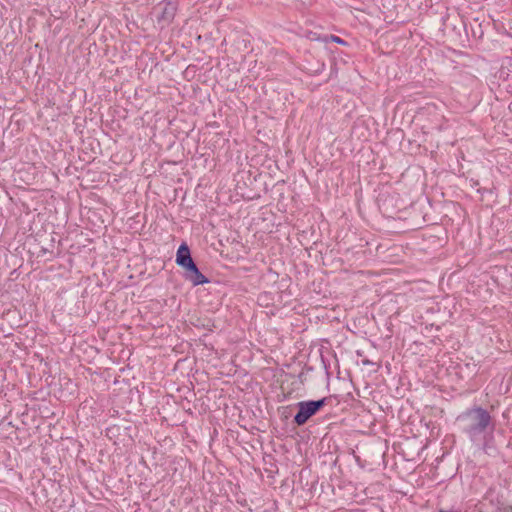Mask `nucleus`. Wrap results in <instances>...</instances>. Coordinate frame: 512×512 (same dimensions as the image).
<instances>
[{"mask_svg":"<svg viewBox=\"0 0 512 512\" xmlns=\"http://www.w3.org/2000/svg\"><path fill=\"white\" fill-rule=\"evenodd\" d=\"M456 420L461 424L462 432L465 433L473 443L479 441L481 436L485 439L486 434L488 432L492 434L495 429V424L490 413L480 406L466 409L458 415Z\"/></svg>","mask_w":512,"mask_h":512,"instance_id":"1","label":"nucleus"},{"mask_svg":"<svg viewBox=\"0 0 512 512\" xmlns=\"http://www.w3.org/2000/svg\"><path fill=\"white\" fill-rule=\"evenodd\" d=\"M175 263L178 267L183 269V278L193 286L210 283V279L199 270L186 242H182L179 245L176 252Z\"/></svg>","mask_w":512,"mask_h":512,"instance_id":"2","label":"nucleus"},{"mask_svg":"<svg viewBox=\"0 0 512 512\" xmlns=\"http://www.w3.org/2000/svg\"><path fill=\"white\" fill-rule=\"evenodd\" d=\"M327 403V397L318 400L300 401L295 404L297 412L293 417L296 426L305 425L313 416L322 410Z\"/></svg>","mask_w":512,"mask_h":512,"instance_id":"3","label":"nucleus"},{"mask_svg":"<svg viewBox=\"0 0 512 512\" xmlns=\"http://www.w3.org/2000/svg\"><path fill=\"white\" fill-rule=\"evenodd\" d=\"M178 5V0H163L157 5L155 10H159V13L156 16V20L161 29L169 26L173 22L178 10Z\"/></svg>","mask_w":512,"mask_h":512,"instance_id":"4","label":"nucleus"},{"mask_svg":"<svg viewBox=\"0 0 512 512\" xmlns=\"http://www.w3.org/2000/svg\"><path fill=\"white\" fill-rule=\"evenodd\" d=\"M128 429H129V427H124L122 429V427L120 425L114 424V425H111L106 428L105 436L108 437L110 440H112L114 442V444H116L117 441L123 440V439H121V436L123 435L122 431H126Z\"/></svg>","mask_w":512,"mask_h":512,"instance_id":"5","label":"nucleus"},{"mask_svg":"<svg viewBox=\"0 0 512 512\" xmlns=\"http://www.w3.org/2000/svg\"><path fill=\"white\" fill-rule=\"evenodd\" d=\"M310 39L311 40H316V41H321V42H324V43H328V42H335V43H338L340 45H346L347 42L340 38L339 36H336V35H323V36H317L316 37V33H311V36H310Z\"/></svg>","mask_w":512,"mask_h":512,"instance_id":"6","label":"nucleus"},{"mask_svg":"<svg viewBox=\"0 0 512 512\" xmlns=\"http://www.w3.org/2000/svg\"><path fill=\"white\" fill-rule=\"evenodd\" d=\"M306 70L310 75H319L325 69V63L323 61H309L307 60Z\"/></svg>","mask_w":512,"mask_h":512,"instance_id":"7","label":"nucleus"},{"mask_svg":"<svg viewBox=\"0 0 512 512\" xmlns=\"http://www.w3.org/2000/svg\"><path fill=\"white\" fill-rule=\"evenodd\" d=\"M257 303L262 307L272 306L274 303V295L271 292H261L257 297Z\"/></svg>","mask_w":512,"mask_h":512,"instance_id":"8","label":"nucleus"},{"mask_svg":"<svg viewBox=\"0 0 512 512\" xmlns=\"http://www.w3.org/2000/svg\"><path fill=\"white\" fill-rule=\"evenodd\" d=\"M321 359H322V363L324 364V367H325V369H326L327 374H329V372H328V368H327V365H326V363H325V360H324L323 356H321Z\"/></svg>","mask_w":512,"mask_h":512,"instance_id":"9","label":"nucleus"},{"mask_svg":"<svg viewBox=\"0 0 512 512\" xmlns=\"http://www.w3.org/2000/svg\"><path fill=\"white\" fill-rule=\"evenodd\" d=\"M438 512H457V511H454V510H443V509H440Z\"/></svg>","mask_w":512,"mask_h":512,"instance_id":"10","label":"nucleus"}]
</instances>
